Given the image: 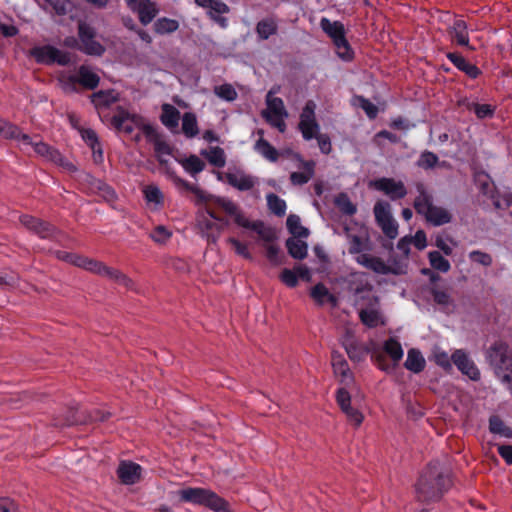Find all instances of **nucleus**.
<instances>
[{"label":"nucleus","mask_w":512,"mask_h":512,"mask_svg":"<svg viewBox=\"0 0 512 512\" xmlns=\"http://www.w3.org/2000/svg\"><path fill=\"white\" fill-rule=\"evenodd\" d=\"M120 94L114 89L99 90L90 96L91 103L107 118V122L113 128H152L144 122L143 117L136 113H131L123 106H117L111 113L104 114V110L118 102Z\"/></svg>","instance_id":"1"},{"label":"nucleus","mask_w":512,"mask_h":512,"mask_svg":"<svg viewBox=\"0 0 512 512\" xmlns=\"http://www.w3.org/2000/svg\"><path fill=\"white\" fill-rule=\"evenodd\" d=\"M451 486L448 469L438 461L430 463L420 475L416 485V497L420 502L438 501Z\"/></svg>","instance_id":"2"},{"label":"nucleus","mask_w":512,"mask_h":512,"mask_svg":"<svg viewBox=\"0 0 512 512\" xmlns=\"http://www.w3.org/2000/svg\"><path fill=\"white\" fill-rule=\"evenodd\" d=\"M0 136L2 138L15 141L16 145L24 151H27L29 148H33L35 153L45 161L53 163L69 173L77 172V167L58 149L42 142L41 140H32L29 135L22 133V130H0Z\"/></svg>","instance_id":"3"},{"label":"nucleus","mask_w":512,"mask_h":512,"mask_svg":"<svg viewBox=\"0 0 512 512\" xmlns=\"http://www.w3.org/2000/svg\"><path fill=\"white\" fill-rule=\"evenodd\" d=\"M417 196L413 202L417 214L425 218L431 225L438 227L448 224L452 220V215L448 210L434 203L433 194L423 185L416 186Z\"/></svg>","instance_id":"4"},{"label":"nucleus","mask_w":512,"mask_h":512,"mask_svg":"<svg viewBox=\"0 0 512 512\" xmlns=\"http://www.w3.org/2000/svg\"><path fill=\"white\" fill-rule=\"evenodd\" d=\"M179 499L182 502L194 505H202L210 510H221L225 504V499L218 496L210 489L201 487H187L178 491Z\"/></svg>","instance_id":"5"},{"label":"nucleus","mask_w":512,"mask_h":512,"mask_svg":"<svg viewBox=\"0 0 512 512\" xmlns=\"http://www.w3.org/2000/svg\"><path fill=\"white\" fill-rule=\"evenodd\" d=\"M485 359L494 369L496 376H500L503 372L512 373V351L505 341H495L486 350Z\"/></svg>","instance_id":"6"},{"label":"nucleus","mask_w":512,"mask_h":512,"mask_svg":"<svg viewBox=\"0 0 512 512\" xmlns=\"http://www.w3.org/2000/svg\"><path fill=\"white\" fill-rule=\"evenodd\" d=\"M355 261L378 275L403 274L402 264L400 262H393L390 256L387 262H385L380 257L372 256L368 252L367 254H360L359 256H356Z\"/></svg>","instance_id":"7"},{"label":"nucleus","mask_w":512,"mask_h":512,"mask_svg":"<svg viewBox=\"0 0 512 512\" xmlns=\"http://www.w3.org/2000/svg\"><path fill=\"white\" fill-rule=\"evenodd\" d=\"M348 290L353 295L354 305H369L373 298H379L373 294V285L366 273H355L352 275Z\"/></svg>","instance_id":"8"},{"label":"nucleus","mask_w":512,"mask_h":512,"mask_svg":"<svg viewBox=\"0 0 512 512\" xmlns=\"http://www.w3.org/2000/svg\"><path fill=\"white\" fill-rule=\"evenodd\" d=\"M377 225L383 234L390 240L398 236V223L393 218L391 206L387 201H378L373 208Z\"/></svg>","instance_id":"9"},{"label":"nucleus","mask_w":512,"mask_h":512,"mask_svg":"<svg viewBox=\"0 0 512 512\" xmlns=\"http://www.w3.org/2000/svg\"><path fill=\"white\" fill-rule=\"evenodd\" d=\"M29 56L34 58L38 64L44 65L57 63L66 66L71 61L69 53L60 51L51 45L35 46L29 50Z\"/></svg>","instance_id":"10"},{"label":"nucleus","mask_w":512,"mask_h":512,"mask_svg":"<svg viewBox=\"0 0 512 512\" xmlns=\"http://www.w3.org/2000/svg\"><path fill=\"white\" fill-rule=\"evenodd\" d=\"M77 28L81 52L89 56H102L105 47L95 39V29L85 21H79Z\"/></svg>","instance_id":"11"},{"label":"nucleus","mask_w":512,"mask_h":512,"mask_svg":"<svg viewBox=\"0 0 512 512\" xmlns=\"http://www.w3.org/2000/svg\"><path fill=\"white\" fill-rule=\"evenodd\" d=\"M146 140L153 144L154 155L160 165L169 167L174 159L173 147L159 134L158 130H144Z\"/></svg>","instance_id":"12"},{"label":"nucleus","mask_w":512,"mask_h":512,"mask_svg":"<svg viewBox=\"0 0 512 512\" xmlns=\"http://www.w3.org/2000/svg\"><path fill=\"white\" fill-rule=\"evenodd\" d=\"M267 107L262 111V116L275 128H285L284 119L287 111L284 102L280 97H272L271 92L266 97Z\"/></svg>","instance_id":"13"},{"label":"nucleus","mask_w":512,"mask_h":512,"mask_svg":"<svg viewBox=\"0 0 512 512\" xmlns=\"http://www.w3.org/2000/svg\"><path fill=\"white\" fill-rule=\"evenodd\" d=\"M225 179L230 186L242 192L252 190L259 183L256 176L236 166L228 168Z\"/></svg>","instance_id":"14"},{"label":"nucleus","mask_w":512,"mask_h":512,"mask_svg":"<svg viewBox=\"0 0 512 512\" xmlns=\"http://www.w3.org/2000/svg\"><path fill=\"white\" fill-rule=\"evenodd\" d=\"M451 359L454 365L463 375L467 376L472 381L480 380V370L465 350L456 349L452 353Z\"/></svg>","instance_id":"15"},{"label":"nucleus","mask_w":512,"mask_h":512,"mask_svg":"<svg viewBox=\"0 0 512 512\" xmlns=\"http://www.w3.org/2000/svg\"><path fill=\"white\" fill-rule=\"evenodd\" d=\"M207 214L208 218L203 217L201 220H199L198 225L202 231L203 236L206 237L208 241L216 243L221 231L223 230V227L227 225L228 222L218 218L211 211H208Z\"/></svg>","instance_id":"16"},{"label":"nucleus","mask_w":512,"mask_h":512,"mask_svg":"<svg viewBox=\"0 0 512 512\" xmlns=\"http://www.w3.org/2000/svg\"><path fill=\"white\" fill-rule=\"evenodd\" d=\"M20 222L42 239H53L56 235V228L53 225L31 215H22Z\"/></svg>","instance_id":"17"},{"label":"nucleus","mask_w":512,"mask_h":512,"mask_svg":"<svg viewBox=\"0 0 512 512\" xmlns=\"http://www.w3.org/2000/svg\"><path fill=\"white\" fill-rule=\"evenodd\" d=\"M127 6L138 14L139 21L146 26L152 22L159 10L152 0H125Z\"/></svg>","instance_id":"18"},{"label":"nucleus","mask_w":512,"mask_h":512,"mask_svg":"<svg viewBox=\"0 0 512 512\" xmlns=\"http://www.w3.org/2000/svg\"><path fill=\"white\" fill-rule=\"evenodd\" d=\"M374 187L386 194L392 201L403 199L407 195L404 183L394 178H380L374 181Z\"/></svg>","instance_id":"19"},{"label":"nucleus","mask_w":512,"mask_h":512,"mask_svg":"<svg viewBox=\"0 0 512 512\" xmlns=\"http://www.w3.org/2000/svg\"><path fill=\"white\" fill-rule=\"evenodd\" d=\"M359 318L361 322L368 328H376L379 325H384L385 320L380 311L379 298H373L366 308L359 310Z\"/></svg>","instance_id":"20"},{"label":"nucleus","mask_w":512,"mask_h":512,"mask_svg":"<svg viewBox=\"0 0 512 512\" xmlns=\"http://www.w3.org/2000/svg\"><path fill=\"white\" fill-rule=\"evenodd\" d=\"M331 364L335 375L340 377V383L349 387L354 382V377L345 358L340 353L333 352Z\"/></svg>","instance_id":"21"},{"label":"nucleus","mask_w":512,"mask_h":512,"mask_svg":"<svg viewBox=\"0 0 512 512\" xmlns=\"http://www.w3.org/2000/svg\"><path fill=\"white\" fill-rule=\"evenodd\" d=\"M142 468L139 464L131 461L120 462L117 468V475L125 485L135 484L141 477Z\"/></svg>","instance_id":"22"},{"label":"nucleus","mask_w":512,"mask_h":512,"mask_svg":"<svg viewBox=\"0 0 512 512\" xmlns=\"http://www.w3.org/2000/svg\"><path fill=\"white\" fill-rule=\"evenodd\" d=\"M302 171H295L290 174V182L294 186L307 184L315 176L316 163L313 160H306L297 165Z\"/></svg>","instance_id":"23"},{"label":"nucleus","mask_w":512,"mask_h":512,"mask_svg":"<svg viewBox=\"0 0 512 512\" xmlns=\"http://www.w3.org/2000/svg\"><path fill=\"white\" fill-rule=\"evenodd\" d=\"M81 139L92 150V158L95 164H101L104 160L103 148L95 130H79Z\"/></svg>","instance_id":"24"},{"label":"nucleus","mask_w":512,"mask_h":512,"mask_svg":"<svg viewBox=\"0 0 512 512\" xmlns=\"http://www.w3.org/2000/svg\"><path fill=\"white\" fill-rule=\"evenodd\" d=\"M258 134L259 139L254 144V150L256 153L271 163L277 162L279 159V150L272 146L269 141L263 137L264 130H258Z\"/></svg>","instance_id":"25"},{"label":"nucleus","mask_w":512,"mask_h":512,"mask_svg":"<svg viewBox=\"0 0 512 512\" xmlns=\"http://www.w3.org/2000/svg\"><path fill=\"white\" fill-rule=\"evenodd\" d=\"M448 34L454 39L459 46L469 47L474 50L473 47L469 46V33L467 23L462 19H456L453 25L448 28Z\"/></svg>","instance_id":"26"},{"label":"nucleus","mask_w":512,"mask_h":512,"mask_svg":"<svg viewBox=\"0 0 512 512\" xmlns=\"http://www.w3.org/2000/svg\"><path fill=\"white\" fill-rule=\"evenodd\" d=\"M73 81H78L79 85L86 90H94L100 83V77L95 72L91 71L87 66L81 65L77 72V78H71Z\"/></svg>","instance_id":"27"},{"label":"nucleus","mask_w":512,"mask_h":512,"mask_svg":"<svg viewBox=\"0 0 512 512\" xmlns=\"http://www.w3.org/2000/svg\"><path fill=\"white\" fill-rule=\"evenodd\" d=\"M347 242L349 245V253L356 256L360 254H367L371 251L369 238L367 235H355V234H347Z\"/></svg>","instance_id":"28"},{"label":"nucleus","mask_w":512,"mask_h":512,"mask_svg":"<svg viewBox=\"0 0 512 512\" xmlns=\"http://www.w3.org/2000/svg\"><path fill=\"white\" fill-rule=\"evenodd\" d=\"M181 118L179 110L169 103L161 106L160 121L166 128H178Z\"/></svg>","instance_id":"29"},{"label":"nucleus","mask_w":512,"mask_h":512,"mask_svg":"<svg viewBox=\"0 0 512 512\" xmlns=\"http://www.w3.org/2000/svg\"><path fill=\"white\" fill-rule=\"evenodd\" d=\"M316 104L313 100H308L300 114V121L297 128H319L315 116Z\"/></svg>","instance_id":"30"},{"label":"nucleus","mask_w":512,"mask_h":512,"mask_svg":"<svg viewBox=\"0 0 512 512\" xmlns=\"http://www.w3.org/2000/svg\"><path fill=\"white\" fill-rule=\"evenodd\" d=\"M302 137L309 141L316 139L319 149L323 154H329L332 150L331 140L327 134L320 133L321 130H300Z\"/></svg>","instance_id":"31"},{"label":"nucleus","mask_w":512,"mask_h":512,"mask_svg":"<svg viewBox=\"0 0 512 512\" xmlns=\"http://www.w3.org/2000/svg\"><path fill=\"white\" fill-rule=\"evenodd\" d=\"M425 364V359L418 349L412 348L408 350L407 357L404 362V366L407 370L418 374L424 370Z\"/></svg>","instance_id":"32"},{"label":"nucleus","mask_w":512,"mask_h":512,"mask_svg":"<svg viewBox=\"0 0 512 512\" xmlns=\"http://www.w3.org/2000/svg\"><path fill=\"white\" fill-rule=\"evenodd\" d=\"M310 295L319 306H323L326 302H330L333 307L337 305L336 297L330 293L323 283H318L312 287Z\"/></svg>","instance_id":"33"},{"label":"nucleus","mask_w":512,"mask_h":512,"mask_svg":"<svg viewBox=\"0 0 512 512\" xmlns=\"http://www.w3.org/2000/svg\"><path fill=\"white\" fill-rule=\"evenodd\" d=\"M200 155L205 157L214 167L223 168L226 164V155L224 149L219 146L203 149L200 151Z\"/></svg>","instance_id":"34"},{"label":"nucleus","mask_w":512,"mask_h":512,"mask_svg":"<svg viewBox=\"0 0 512 512\" xmlns=\"http://www.w3.org/2000/svg\"><path fill=\"white\" fill-rule=\"evenodd\" d=\"M216 202L229 216L234 218L235 223L239 226L245 217L239 206L228 197H218Z\"/></svg>","instance_id":"35"},{"label":"nucleus","mask_w":512,"mask_h":512,"mask_svg":"<svg viewBox=\"0 0 512 512\" xmlns=\"http://www.w3.org/2000/svg\"><path fill=\"white\" fill-rule=\"evenodd\" d=\"M286 248L288 250L289 255L298 260H302L307 256L308 253V245L305 241L300 240V238L291 237L286 240Z\"/></svg>","instance_id":"36"},{"label":"nucleus","mask_w":512,"mask_h":512,"mask_svg":"<svg viewBox=\"0 0 512 512\" xmlns=\"http://www.w3.org/2000/svg\"><path fill=\"white\" fill-rule=\"evenodd\" d=\"M411 240L407 236L402 237L397 242L398 254H391L390 257L393 262H400L403 266V274L406 273L408 256L410 252Z\"/></svg>","instance_id":"37"},{"label":"nucleus","mask_w":512,"mask_h":512,"mask_svg":"<svg viewBox=\"0 0 512 512\" xmlns=\"http://www.w3.org/2000/svg\"><path fill=\"white\" fill-rule=\"evenodd\" d=\"M320 27L331 38L332 42L342 34H346L344 25L340 21L331 22L327 18H322L320 20Z\"/></svg>","instance_id":"38"},{"label":"nucleus","mask_w":512,"mask_h":512,"mask_svg":"<svg viewBox=\"0 0 512 512\" xmlns=\"http://www.w3.org/2000/svg\"><path fill=\"white\" fill-rule=\"evenodd\" d=\"M286 225L289 232L296 238H307L309 236L308 228L301 225V219L298 215H289L286 219Z\"/></svg>","instance_id":"39"},{"label":"nucleus","mask_w":512,"mask_h":512,"mask_svg":"<svg viewBox=\"0 0 512 512\" xmlns=\"http://www.w3.org/2000/svg\"><path fill=\"white\" fill-rule=\"evenodd\" d=\"M489 431L492 434L499 435L508 439L512 438V429L504 423V421L496 415L489 418Z\"/></svg>","instance_id":"40"},{"label":"nucleus","mask_w":512,"mask_h":512,"mask_svg":"<svg viewBox=\"0 0 512 512\" xmlns=\"http://www.w3.org/2000/svg\"><path fill=\"white\" fill-rule=\"evenodd\" d=\"M178 28L179 22L167 17L158 18L153 24L154 32L159 35L173 33L178 30Z\"/></svg>","instance_id":"41"},{"label":"nucleus","mask_w":512,"mask_h":512,"mask_svg":"<svg viewBox=\"0 0 512 512\" xmlns=\"http://www.w3.org/2000/svg\"><path fill=\"white\" fill-rule=\"evenodd\" d=\"M109 417H110L109 412H102L100 410H95L89 414L88 419H82V418L74 415V416L68 418L66 420V422L64 423V425L72 426V425L84 424L86 422H94V421L104 422Z\"/></svg>","instance_id":"42"},{"label":"nucleus","mask_w":512,"mask_h":512,"mask_svg":"<svg viewBox=\"0 0 512 512\" xmlns=\"http://www.w3.org/2000/svg\"><path fill=\"white\" fill-rule=\"evenodd\" d=\"M466 108L470 112H474L477 118L485 119L494 116L496 106L491 104H480L477 102H468Z\"/></svg>","instance_id":"43"},{"label":"nucleus","mask_w":512,"mask_h":512,"mask_svg":"<svg viewBox=\"0 0 512 512\" xmlns=\"http://www.w3.org/2000/svg\"><path fill=\"white\" fill-rule=\"evenodd\" d=\"M277 23L271 19L260 20L256 25V33L262 40H267L270 36L277 33Z\"/></svg>","instance_id":"44"},{"label":"nucleus","mask_w":512,"mask_h":512,"mask_svg":"<svg viewBox=\"0 0 512 512\" xmlns=\"http://www.w3.org/2000/svg\"><path fill=\"white\" fill-rule=\"evenodd\" d=\"M268 209L278 217H282L286 213L287 205L284 199L274 193L266 196Z\"/></svg>","instance_id":"45"},{"label":"nucleus","mask_w":512,"mask_h":512,"mask_svg":"<svg viewBox=\"0 0 512 512\" xmlns=\"http://www.w3.org/2000/svg\"><path fill=\"white\" fill-rule=\"evenodd\" d=\"M428 259L431 267L442 273H447L450 268V262L441 254L440 251H430Z\"/></svg>","instance_id":"46"},{"label":"nucleus","mask_w":512,"mask_h":512,"mask_svg":"<svg viewBox=\"0 0 512 512\" xmlns=\"http://www.w3.org/2000/svg\"><path fill=\"white\" fill-rule=\"evenodd\" d=\"M239 227L250 229L266 240L271 238V231L265 228L264 222L261 220L252 222L245 216L242 222L239 224Z\"/></svg>","instance_id":"47"},{"label":"nucleus","mask_w":512,"mask_h":512,"mask_svg":"<svg viewBox=\"0 0 512 512\" xmlns=\"http://www.w3.org/2000/svg\"><path fill=\"white\" fill-rule=\"evenodd\" d=\"M430 293L434 302L442 307H448L453 303L450 293L444 287L434 285L430 288Z\"/></svg>","instance_id":"48"},{"label":"nucleus","mask_w":512,"mask_h":512,"mask_svg":"<svg viewBox=\"0 0 512 512\" xmlns=\"http://www.w3.org/2000/svg\"><path fill=\"white\" fill-rule=\"evenodd\" d=\"M102 276H105L109 280H112L127 288H130L133 285L132 280L128 276L123 274L120 270L114 269L112 267L105 266Z\"/></svg>","instance_id":"49"},{"label":"nucleus","mask_w":512,"mask_h":512,"mask_svg":"<svg viewBox=\"0 0 512 512\" xmlns=\"http://www.w3.org/2000/svg\"><path fill=\"white\" fill-rule=\"evenodd\" d=\"M384 351L391 357L393 362L397 364L403 357V348L399 341L394 338H389L384 342Z\"/></svg>","instance_id":"50"},{"label":"nucleus","mask_w":512,"mask_h":512,"mask_svg":"<svg viewBox=\"0 0 512 512\" xmlns=\"http://www.w3.org/2000/svg\"><path fill=\"white\" fill-rule=\"evenodd\" d=\"M184 170L191 176H196L205 168V163L196 155H191L182 162Z\"/></svg>","instance_id":"51"},{"label":"nucleus","mask_w":512,"mask_h":512,"mask_svg":"<svg viewBox=\"0 0 512 512\" xmlns=\"http://www.w3.org/2000/svg\"><path fill=\"white\" fill-rule=\"evenodd\" d=\"M433 360L446 372H451L453 369L452 366V359L451 356L448 355V353L444 350H441L440 348H435L433 351Z\"/></svg>","instance_id":"52"},{"label":"nucleus","mask_w":512,"mask_h":512,"mask_svg":"<svg viewBox=\"0 0 512 512\" xmlns=\"http://www.w3.org/2000/svg\"><path fill=\"white\" fill-rule=\"evenodd\" d=\"M144 197L148 203H154L156 206L163 204L164 196L161 189L156 185H149L144 190Z\"/></svg>","instance_id":"53"},{"label":"nucleus","mask_w":512,"mask_h":512,"mask_svg":"<svg viewBox=\"0 0 512 512\" xmlns=\"http://www.w3.org/2000/svg\"><path fill=\"white\" fill-rule=\"evenodd\" d=\"M195 3L202 8H209V11L217 14H226L229 12V7L219 0H195Z\"/></svg>","instance_id":"54"},{"label":"nucleus","mask_w":512,"mask_h":512,"mask_svg":"<svg viewBox=\"0 0 512 512\" xmlns=\"http://www.w3.org/2000/svg\"><path fill=\"white\" fill-rule=\"evenodd\" d=\"M95 187L98 190L100 196L108 203H112L117 200V194L115 190L102 180L95 181Z\"/></svg>","instance_id":"55"},{"label":"nucleus","mask_w":512,"mask_h":512,"mask_svg":"<svg viewBox=\"0 0 512 512\" xmlns=\"http://www.w3.org/2000/svg\"><path fill=\"white\" fill-rule=\"evenodd\" d=\"M439 161L438 156L430 151H424L420 154L416 165L425 170L434 168Z\"/></svg>","instance_id":"56"},{"label":"nucleus","mask_w":512,"mask_h":512,"mask_svg":"<svg viewBox=\"0 0 512 512\" xmlns=\"http://www.w3.org/2000/svg\"><path fill=\"white\" fill-rule=\"evenodd\" d=\"M214 93L221 99L232 102L238 94L231 84L225 83L214 88Z\"/></svg>","instance_id":"57"},{"label":"nucleus","mask_w":512,"mask_h":512,"mask_svg":"<svg viewBox=\"0 0 512 512\" xmlns=\"http://www.w3.org/2000/svg\"><path fill=\"white\" fill-rule=\"evenodd\" d=\"M490 199L496 209L504 210L512 206V193H492Z\"/></svg>","instance_id":"58"},{"label":"nucleus","mask_w":512,"mask_h":512,"mask_svg":"<svg viewBox=\"0 0 512 512\" xmlns=\"http://www.w3.org/2000/svg\"><path fill=\"white\" fill-rule=\"evenodd\" d=\"M57 257L82 269H85V266L87 265L89 259L88 257L67 252H58Z\"/></svg>","instance_id":"59"},{"label":"nucleus","mask_w":512,"mask_h":512,"mask_svg":"<svg viewBox=\"0 0 512 512\" xmlns=\"http://www.w3.org/2000/svg\"><path fill=\"white\" fill-rule=\"evenodd\" d=\"M475 183L479 189V192L485 196H489L494 193L490 186V177L486 173H479L475 176Z\"/></svg>","instance_id":"60"},{"label":"nucleus","mask_w":512,"mask_h":512,"mask_svg":"<svg viewBox=\"0 0 512 512\" xmlns=\"http://www.w3.org/2000/svg\"><path fill=\"white\" fill-rule=\"evenodd\" d=\"M19 276L15 272L0 271V288H13L18 285Z\"/></svg>","instance_id":"61"},{"label":"nucleus","mask_w":512,"mask_h":512,"mask_svg":"<svg viewBox=\"0 0 512 512\" xmlns=\"http://www.w3.org/2000/svg\"><path fill=\"white\" fill-rule=\"evenodd\" d=\"M171 236V231H169L163 225L157 226L150 234L151 239L158 244L166 243L171 238Z\"/></svg>","instance_id":"62"},{"label":"nucleus","mask_w":512,"mask_h":512,"mask_svg":"<svg viewBox=\"0 0 512 512\" xmlns=\"http://www.w3.org/2000/svg\"><path fill=\"white\" fill-rule=\"evenodd\" d=\"M468 256L471 261L476 262L485 267H489L493 263L491 255L480 250H473L469 253Z\"/></svg>","instance_id":"63"},{"label":"nucleus","mask_w":512,"mask_h":512,"mask_svg":"<svg viewBox=\"0 0 512 512\" xmlns=\"http://www.w3.org/2000/svg\"><path fill=\"white\" fill-rule=\"evenodd\" d=\"M337 206L340 208V210L349 216L354 215L357 212L356 206L352 203V201L349 199V197L345 194L341 195L339 198H337Z\"/></svg>","instance_id":"64"}]
</instances>
